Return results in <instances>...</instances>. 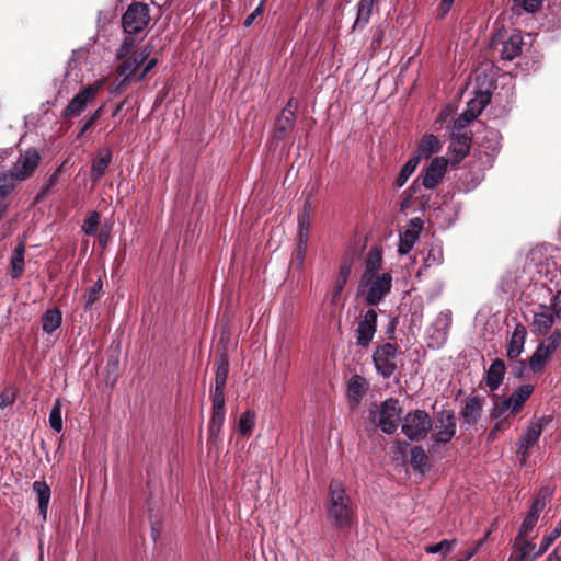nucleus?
<instances>
[{
	"mask_svg": "<svg viewBox=\"0 0 561 561\" xmlns=\"http://www.w3.org/2000/svg\"><path fill=\"white\" fill-rule=\"evenodd\" d=\"M150 21L149 7L141 2H133L122 16L124 32L133 35L141 32Z\"/></svg>",
	"mask_w": 561,
	"mask_h": 561,
	"instance_id": "39448f33",
	"label": "nucleus"
},
{
	"mask_svg": "<svg viewBox=\"0 0 561 561\" xmlns=\"http://www.w3.org/2000/svg\"><path fill=\"white\" fill-rule=\"evenodd\" d=\"M15 182L10 171L0 173V201L13 190Z\"/></svg>",
	"mask_w": 561,
	"mask_h": 561,
	"instance_id": "49530a36",
	"label": "nucleus"
},
{
	"mask_svg": "<svg viewBox=\"0 0 561 561\" xmlns=\"http://www.w3.org/2000/svg\"><path fill=\"white\" fill-rule=\"evenodd\" d=\"M402 409L397 399L386 400L380 409L379 426L382 432L392 434L398 428Z\"/></svg>",
	"mask_w": 561,
	"mask_h": 561,
	"instance_id": "2eb2a0df",
	"label": "nucleus"
},
{
	"mask_svg": "<svg viewBox=\"0 0 561 561\" xmlns=\"http://www.w3.org/2000/svg\"><path fill=\"white\" fill-rule=\"evenodd\" d=\"M9 154H10V150H8V149H0V162L5 160Z\"/></svg>",
	"mask_w": 561,
	"mask_h": 561,
	"instance_id": "338daca9",
	"label": "nucleus"
},
{
	"mask_svg": "<svg viewBox=\"0 0 561 561\" xmlns=\"http://www.w3.org/2000/svg\"><path fill=\"white\" fill-rule=\"evenodd\" d=\"M351 274V264L350 263H343L339 268V276L336 279V283L333 288L332 293V302L336 304L340 299V296L347 283V279Z\"/></svg>",
	"mask_w": 561,
	"mask_h": 561,
	"instance_id": "473e14b6",
	"label": "nucleus"
},
{
	"mask_svg": "<svg viewBox=\"0 0 561 561\" xmlns=\"http://www.w3.org/2000/svg\"><path fill=\"white\" fill-rule=\"evenodd\" d=\"M392 287V276L385 272L374 276H362L359 289L365 296V300L370 306L379 305L390 293Z\"/></svg>",
	"mask_w": 561,
	"mask_h": 561,
	"instance_id": "f03ea898",
	"label": "nucleus"
},
{
	"mask_svg": "<svg viewBox=\"0 0 561 561\" xmlns=\"http://www.w3.org/2000/svg\"><path fill=\"white\" fill-rule=\"evenodd\" d=\"M516 4H519L527 12H535L540 7L542 0H513Z\"/></svg>",
	"mask_w": 561,
	"mask_h": 561,
	"instance_id": "5fc2aeb1",
	"label": "nucleus"
},
{
	"mask_svg": "<svg viewBox=\"0 0 561 561\" xmlns=\"http://www.w3.org/2000/svg\"><path fill=\"white\" fill-rule=\"evenodd\" d=\"M534 392V386L531 385H523L518 387L508 398L503 400L496 399L494 401L491 416L494 419L504 417L507 419V415L516 414L524 403L530 398Z\"/></svg>",
	"mask_w": 561,
	"mask_h": 561,
	"instance_id": "7ed1b4c3",
	"label": "nucleus"
},
{
	"mask_svg": "<svg viewBox=\"0 0 561 561\" xmlns=\"http://www.w3.org/2000/svg\"><path fill=\"white\" fill-rule=\"evenodd\" d=\"M375 1L376 0H359L353 28L363 30L369 23Z\"/></svg>",
	"mask_w": 561,
	"mask_h": 561,
	"instance_id": "7c9ffc66",
	"label": "nucleus"
},
{
	"mask_svg": "<svg viewBox=\"0 0 561 561\" xmlns=\"http://www.w3.org/2000/svg\"><path fill=\"white\" fill-rule=\"evenodd\" d=\"M24 254H25V243L21 241L14 248L11 261H10V275L13 279L21 278L24 272Z\"/></svg>",
	"mask_w": 561,
	"mask_h": 561,
	"instance_id": "c85d7f7f",
	"label": "nucleus"
},
{
	"mask_svg": "<svg viewBox=\"0 0 561 561\" xmlns=\"http://www.w3.org/2000/svg\"><path fill=\"white\" fill-rule=\"evenodd\" d=\"M366 388H367V382H366L365 378H363L362 376L355 375L350 379L348 393H350V397L354 401H356V402L359 401V399L366 392Z\"/></svg>",
	"mask_w": 561,
	"mask_h": 561,
	"instance_id": "f704fd0d",
	"label": "nucleus"
},
{
	"mask_svg": "<svg viewBox=\"0 0 561 561\" xmlns=\"http://www.w3.org/2000/svg\"><path fill=\"white\" fill-rule=\"evenodd\" d=\"M62 313L59 309L47 310L42 317V328L47 334L55 332L61 324Z\"/></svg>",
	"mask_w": 561,
	"mask_h": 561,
	"instance_id": "2f4dec72",
	"label": "nucleus"
},
{
	"mask_svg": "<svg viewBox=\"0 0 561 561\" xmlns=\"http://www.w3.org/2000/svg\"><path fill=\"white\" fill-rule=\"evenodd\" d=\"M103 295V283L99 278L83 295L84 308L90 309Z\"/></svg>",
	"mask_w": 561,
	"mask_h": 561,
	"instance_id": "ea45409f",
	"label": "nucleus"
},
{
	"mask_svg": "<svg viewBox=\"0 0 561 561\" xmlns=\"http://www.w3.org/2000/svg\"><path fill=\"white\" fill-rule=\"evenodd\" d=\"M309 233L298 232V241L295 253V262L298 268L304 267L305 257L308 251Z\"/></svg>",
	"mask_w": 561,
	"mask_h": 561,
	"instance_id": "4c0bfd02",
	"label": "nucleus"
},
{
	"mask_svg": "<svg viewBox=\"0 0 561 561\" xmlns=\"http://www.w3.org/2000/svg\"><path fill=\"white\" fill-rule=\"evenodd\" d=\"M490 102V95L479 93L467 103L466 111L455 121V129H462L467 124L476 119Z\"/></svg>",
	"mask_w": 561,
	"mask_h": 561,
	"instance_id": "f3484780",
	"label": "nucleus"
},
{
	"mask_svg": "<svg viewBox=\"0 0 561 561\" xmlns=\"http://www.w3.org/2000/svg\"><path fill=\"white\" fill-rule=\"evenodd\" d=\"M431 427L432 420L423 410L409 412L402 420V432L411 440L425 437Z\"/></svg>",
	"mask_w": 561,
	"mask_h": 561,
	"instance_id": "423d86ee",
	"label": "nucleus"
},
{
	"mask_svg": "<svg viewBox=\"0 0 561 561\" xmlns=\"http://www.w3.org/2000/svg\"><path fill=\"white\" fill-rule=\"evenodd\" d=\"M550 416H541L531 421L527 426L525 434L520 437L517 444V454L522 455L523 459L526 458L528 449L537 444L543 427L550 423Z\"/></svg>",
	"mask_w": 561,
	"mask_h": 561,
	"instance_id": "ddd939ff",
	"label": "nucleus"
},
{
	"mask_svg": "<svg viewBox=\"0 0 561 561\" xmlns=\"http://www.w3.org/2000/svg\"><path fill=\"white\" fill-rule=\"evenodd\" d=\"M504 421L497 422L494 427L489 433V438L494 439L496 437L497 432L502 428Z\"/></svg>",
	"mask_w": 561,
	"mask_h": 561,
	"instance_id": "680f3d73",
	"label": "nucleus"
},
{
	"mask_svg": "<svg viewBox=\"0 0 561 561\" xmlns=\"http://www.w3.org/2000/svg\"><path fill=\"white\" fill-rule=\"evenodd\" d=\"M151 51L150 47H144L140 51L134 53L128 58H125L118 67V73L123 77L121 84H125L138 70L149 57Z\"/></svg>",
	"mask_w": 561,
	"mask_h": 561,
	"instance_id": "aec40b11",
	"label": "nucleus"
},
{
	"mask_svg": "<svg viewBox=\"0 0 561 561\" xmlns=\"http://www.w3.org/2000/svg\"><path fill=\"white\" fill-rule=\"evenodd\" d=\"M229 373V360L226 355H221L217 360L215 387H226Z\"/></svg>",
	"mask_w": 561,
	"mask_h": 561,
	"instance_id": "a19ab883",
	"label": "nucleus"
},
{
	"mask_svg": "<svg viewBox=\"0 0 561 561\" xmlns=\"http://www.w3.org/2000/svg\"><path fill=\"white\" fill-rule=\"evenodd\" d=\"M482 399L479 397L468 398L460 413L463 423L470 425L477 424L482 414Z\"/></svg>",
	"mask_w": 561,
	"mask_h": 561,
	"instance_id": "5701e85b",
	"label": "nucleus"
},
{
	"mask_svg": "<svg viewBox=\"0 0 561 561\" xmlns=\"http://www.w3.org/2000/svg\"><path fill=\"white\" fill-rule=\"evenodd\" d=\"M310 227H311L310 205L305 204L301 213L298 216V232L309 233Z\"/></svg>",
	"mask_w": 561,
	"mask_h": 561,
	"instance_id": "de8ad7c7",
	"label": "nucleus"
},
{
	"mask_svg": "<svg viewBox=\"0 0 561 561\" xmlns=\"http://www.w3.org/2000/svg\"><path fill=\"white\" fill-rule=\"evenodd\" d=\"M454 1L455 0H442L440 10H442L443 14H445V13H447L449 11V9L451 8Z\"/></svg>",
	"mask_w": 561,
	"mask_h": 561,
	"instance_id": "e2e57ef3",
	"label": "nucleus"
},
{
	"mask_svg": "<svg viewBox=\"0 0 561 561\" xmlns=\"http://www.w3.org/2000/svg\"><path fill=\"white\" fill-rule=\"evenodd\" d=\"M112 161V151L108 148H103L98 151V156L92 161L91 172L94 181L102 178Z\"/></svg>",
	"mask_w": 561,
	"mask_h": 561,
	"instance_id": "cd10ccee",
	"label": "nucleus"
},
{
	"mask_svg": "<svg viewBox=\"0 0 561 561\" xmlns=\"http://www.w3.org/2000/svg\"><path fill=\"white\" fill-rule=\"evenodd\" d=\"M490 535V531L486 533V535L484 536V538H482L481 540H479L476 546H473V548L470 550V551H474V554L479 551V549L483 546V543L485 542V540L488 539Z\"/></svg>",
	"mask_w": 561,
	"mask_h": 561,
	"instance_id": "0e129e2a",
	"label": "nucleus"
},
{
	"mask_svg": "<svg viewBox=\"0 0 561 561\" xmlns=\"http://www.w3.org/2000/svg\"><path fill=\"white\" fill-rule=\"evenodd\" d=\"M419 163H420V157H413L408 160V162L402 167L400 173L398 174V176L396 179L397 187L400 188L407 183L408 179L413 174V172L417 168Z\"/></svg>",
	"mask_w": 561,
	"mask_h": 561,
	"instance_id": "e433bc0d",
	"label": "nucleus"
},
{
	"mask_svg": "<svg viewBox=\"0 0 561 561\" xmlns=\"http://www.w3.org/2000/svg\"><path fill=\"white\" fill-rule=\"evenodd\" d=\"M526 337V328L523 324H516L511 334L506 350L510 359H515L523 353Z\"/></svg>",
	"mask_w": 561,
	"mask_h": 561,
	"instance_id": "4be33fe9",
	"label": "nucleus"
},
{
	"mask_svg": "<svg viewBox=\"0 0 561 561\" xmlns=\"http://www.w3.org/2000/svg\"><path fill=\"white\" fill-rule=\"evenodd\" d=\"M328 518L342 529H350L355 520V511L341 481L332 480L329 486Z\"/></svg>",
	"mask_w": 561,
	"mask_h": 561,
	"instance_id": "f257e3e1",
	"label": "nucleus"
},
{
	"mask_svg": "<svg viewBox=\"0 0 561 561\" xmlns=\"http://www.w3.org/2000/svg\"><path fill=\"white\" fill-rule=\"evenodd\" d=\"M377 312L368 309L362 313L357 320L355 330L356 345L360 348H367L377 331Z\"/></svg>",
	"mask_w": 561,
	"mask_h": 561,
	"instance_id": "1a4fd4ad",
	"label": "nucleus"
},
{
	"mask_svg": "<svg viewBox=\"0 0 561 561\" xmlns=\"http://www.w3.org/2000/svg\"><path fill=\"white\" fill-rule=\"evenodd\" d=\"M451 322L453 313L450 310H443L437 314L427 331L431 347L440 348L446 343Z\"/></svg>",
	"mask_w": 561,
	"mask_h": 561,
	"instance_id": "9b49d317",
	"label": "nucleus"
},
{
	"mask_svg": "<svg viewBox=\"0 0 561 561\" xmlns=\"http://www.w3.org/2000/svg\"><path fill=\"white\" fill-rule=\"evenodd\" d=\"M461 129H455L450 141V150L456 154V159L465 158L470 149V137L467 133H461Z\"/></svg>",
	"mask_w": 561,
	"mask_h": 561,
	"instance_id": "a878e982",
	"label": "nucleus"
},
{
	"mask_svg": "<svg viewBox=\"0 0 561 561\" xmlns=\"http://www.w3.org/2000/svg\"><path fill=\"white\" fill-rule=\"evenodd\" d=\"M456 546L455 540L444 539L436 545L425 547V552L428 554H435L442 552L445 556L450 553Z\"/></svg>",
	"mask_w": 561,
	"mask_h": 561,
	"instance_id": "a18cd8bd",
	"label": "nucleus"
},
{
	"mask_svg": "<svg viewBox=\"0 0 561 561\" xmlns=\"http://www.w3.org/2000/svg\"><path fill=\"white\" fill-rule=\"evenodd\" d=\"M382 257L380 252L377 249H373L368 252L366 261H365V272L363 276H374L379 275L378 273L381 266Z\"/></svg>",
	"mask_w": 561,
	"mask_h": 561,
	"instance_id": "72a5a7b5",
	"label": "nucleus"
},
{
	"mask_svg": "<svg viewBox=\"0 0 561 561\" xmlns=\"http://www.w3.org/2000/svg\"><path fill=\"white\" fill-rule=\"evenodd\" d=\"M411 466L414 470L424 472L428 465V458L425 450L421 446H415L411 449Z\"/></svg>",
	"mask_w": 561,
	"mask_h": 561,
	"instance_id": "58836bf2",
	"label": "nucleus"
},
{
	"mask_svg": "<svg viewBox=\"0 0 561 561\" xmlns=\"http://www.w3.org/2000/svg\"><path fill=\"white\" fill-rule=\"evenodd\" d=\"M551 491L549 488H541L537 496L535 497L529 512L527 513L526 517L524 518L518 536L516 540H519L523 537L528 536V534L534 529L536 526L540 512L546 507V504L551 497Z\"/></svg>",
	"mask_w": 561,
	"mask_h": 561,
	"instance_id": "9d476101",
	"label": "nucleus"
},
{
	"mask_svg": "<svg viewBox=\"0 0 561 561\" xmlns=\"http://www.w3.org/2000/svg\"><path fill=\"white\" fill-rule=\"evenodd\" d=\"M556 313L550 306L539 305L533 314L531 331L534 334L542 335L554 323Z\"/></svg>",
	"mask_w": 561,
	"mask_h": 561,
	"instance_id": "412c9836",
	"label": "nucleus"
},
{
	"mask_svg": "<svg viewBox=\"0 0 561 561\" xmlns=\"http://www.w3.org/2000/svg\"><path fill=\"white\" fill-rule=\"evenodd\" d=\"M32 488L37 496L39 515L43 520H46L51 496L50 488L45 481H35Z\"/></svg>",
	"mask_w": 561,
	"mask_h": 561,
	"instance_id": "393cba45",
	"label": "nucleus"
},
{
	"mask_svg": "<svg viewBox=\"0 0 561 561\" xmlns=\"http://www.w3.org/2000/svg\"><path fill=\"white\" fill-rule=\"evenodd\" d=\"M556 313V317L561 319V289L557 293V295L552 299V305L550 306Z\"/></svg>",
	"mask_w": 561,
	"mask_h": 561,
	"instance_id": "13d9d810",
	"label": "nucleus"
},
{
	"mask_svg": "<svg viewBox=\"0 0 561 561\" xmlns=\"http://www.w3.org/2000/svg\"><path fill=\"white\" fill-rule=\"evenodd\" d=\"M14 400V394L12 392L5 391L0 396V407L5 408L10 405Z\"/></svg>",
	"mask_w": 561,
	"mask_h": 561,
	"instance_id": "bf43d9fd",
	"label": "nucleus"
},
{
	"mask_svg": "<svg viewBox=\"0 0 561 561\" xmlns=\"http://www.w3.org/2000/svg\"><path fill=\"white\" fill-rule=\"evenodd\" d=\"M448 160L444 157L434 158L424 171L422 184L428 190L436 187L444 179Z\"/></svg>",
	"mask_w": 561,
	"mask_h": 561,
	"instance_id": "a211bd4d",
	"label": "nucleus"
},
{
	"mask_svg": "<svg viewBox=\"0 0 561 561\" xmlns=\"http://www.w3.org/2000/svg\"><path fill=\"white\" fill-rule=\"evenodd\" d=\"M101 108L96 110L89 118L88 121L83 124V126L81 127L79 134H78V138L82 137L84 135V133L90 129L95 123L96 121L100 118L101 116Z\"/></svg>",
	"mask_w": 561,
	"mask_h": 561,
	"instance_id": "6e6d98bb",
	"label": "nucleus"
},
{
	"mask_svg": "<svg viewBox=\"0 0 561 561\" xmlns=\"http://www.w3.org/2000/svg\"><path fill=\"white\" fill-rule=\"evenodd\" d=\"M225 388L226 387H215L211 398V410H225Z\"/></svg>",
	"mask_w": 561,
	"mask_h": 561,
	"instance_id": "603ef678",
	"label": "nucleus"
},
{
	"mask_svg": "<svg viewBox=\"0 0 561 561\" xmlns=\"http://www.w3.org/2000/svg\"><path fill=\"white\" fill-rule=\"evenodd\" d=\"M561 536V520L558 523L556 528L549 534L543 536L541 539L538 553H545L556 539Z\"/></svg>",
	"mask_w": 561,
	"mask_h": 561,
	"instance_id": "8fccbe9b",
	"label": "nucleus"
},
{
	"mask_svg": "<svg viewBox=\"0 0 561 561\" xmlns=\"http://www.w3.org/2000/svg\"><path fill=\"white\" fill-rule=\"evenodd\" d=\"M156 64H157V59H154V58L150 59V60L146 64V66H145V68H144V70H142V72L140 73V76L138 77V79H137V80H138V81L142 80V79L146 77V75H147V73H148V72H149V71H150V70L156 66Z\"/></svg>",
	"mask_w": 561,
	"mask_h": 561,
	"instance_id": "052dcab7",
	"label": "nucleus"
},
{
	"mask_svg": "<svg viewBox=\"0 0 561 561\" xmlns=\"http://www.w3.org/2000/svg\"><path fill=\"white\" fill-rule=\"evenodd\" d=\"M134 46H135V39L131 35L128 34V36H126L124 38V41L122 42L121 47L118 48V50L116 53V57L118 59L125 58L129 54V51L134 48Z\"/></svg>",
	"mask_w": 561,
	"mask_h": 561,
	"instance_id": "864d4df0",
	"label": "nucleus"
},
{
	"mask_svg": "<svg viewBox=\"0 0 561 561\" xmlns=\"http://www.w3.org/2000/svg\"><path fill=\"white\" fill-rule=\"evenodd\" d=\"M264 3H265V0H262L260 2V4L256 7V9L250 13L245 21H244V26L249 27L250 25H252V23L254 22V20L262 14L263 10H264Z\"/></svg>",
	"mask_w": 561,
	"mask_h": 561,
	"instance_id": "4d7b16f0",
	"label": "nucleus"
},
{
	"mask_svg": "<svg viewBox=\"0 0 561 561\" xmlns=\"http://www.w3.org/2000/svg\"><path fill=\"white\" fill-rule=\"evenodd\" d=\"M474 556V551H468L463 558H460L456 561H469Z\"/></svg>",
	"mask_w": 561,
	"mask_h": 561,
	"instance_id": "774afa93",
	"label": "nucleus"
},
{
	"mask_svg": "<svg viewBox=\"0 0 561 561\" xmlns=\"http://www.w3.org/2000/svg\"><path fill=\"white\" fill-rule=\"evenodd\" d=\"M106 82V78L99 79L91 84L81 89L69 102L64 110L62 116H79L87 107L88 103L92 101L98 93L102 90Z\"/></svg>",
	"mask_w": 561,
	"mask_h": 561,
	"instance_id": "0eeeda50",
	"label": "nucleus"
},
{
	"mask_svg": "<svg viewBox=\"0 0 561 561\" xmlns=\"http://www.w3.org/2000/svg\"><path fill=\"white\" fill-rule=\"evenodd\" d=\"M100 216L96 211H93L82 224V231L87 236H94L98 230Z\"/></svg>",
	"mask_w": 561,
	"mask_h": 561,
	"instance_id": "3c124183",
	"label": "nucleus"
},
{
	"mask_svg": "<svg viewBox=\"0 0 561 561\" xmlns=\"http://www.w3.org/2000/svg\"><path fill=\"white\" fill-rule=\"evenodd\" d=\"M505 370V364L502 359L496 358L492 362L485 374V383L490 390L499 389L503 382Z\"/></svg>",
	"mask_w": 561,
	"mask_h": 561,
	"instance_id": "b1692460",
	"label": "nucleus"
},
{
	"mask_svg": "<svg viewBox=\"0 0 561 561\" xmlns=\"http://www.w3.org/2000/svg\"><path fill=\"white\" fill-rule=\"evenodd\" d=\"M295 117L294 110L284 108L275 122L274 137L284 139L287 133L294 127Z\"/></svg>",
	"mask_w": 561,
	"mask_h": 561,
	"instance_id": "bb28decb",
	"label": "nucleus"
},
{
	"mask_svg": "<svg viewBox=\"0 0 561 561\" xmlns=\"http://www.w3.org/2000/svg\"><path fill=\"white\" fill-rule=\"evenodd\" d=\"M535 546L530 541H524L519 549V557L516 561H534L537 557L542 553H538V550L534 552Z\"/></svg>",
	"mask_w": 561,
	"mask_h": 561,
	"instance_id": "09e8293b",
	"label": "nucleus"
},
{
	"mask_svg": "<svg viewBox=\"0 0 561 561\" xmlns=\"http://www.w3.org/2000/svg\"><path fill=\"white\" fill-rule=\"evenodd\" d=\"M225 422V410H211V419L208 426L209 436L216 439L219 436Z\"/></svg>",
	"mask_w": 561,
	"mask_h": 561,
	"instance_id": "79ce46f5",
	"label": "nucleus"
},
{
	"mask_svg": "<svg viewBox=\"0 0 561 561\" xmlns=\"http://www.w3.org/2000/svg\"><path fill=\"white\" fill-rule=\"evenodd\" d=\"M255 424V414L251 411H247L241 414L239 420V432L242 436H248L251 434Z\"/></svg>",
	"mask_w": 561,
	"mask_h": 561,
	"instance_id": "c03bdc74",
	"label": "nucleus"
},
{
	"mask_svg": "<svg viewBox=\"0 0 561 561\" xmlns=\"http://www.w3.org/2000/svg\"><path fill=\"white\" fill-rule=\"evenodd\" d=\"M456 434V419L453 411H443L438 414L435 424L433 439L436 445L446 444Z\"/></svg>",
	"mask_w": 561,
	"mask_h": 561,
	"instance_id": "4468645a",
	"label": "nucleus"
},
{
	"mask_svg": "<svg viewBox=\"0 0 561 561\" xmlns=\"http://www.w3.org/2000/svg\"><path fill=\"white\" fill-rule=\"evenodd\" d=\"M41 154L35 148L22 152L10 171L15 181H23L31 176L37 168Z\"/></svg>",
	"mask_w": 561,
	"mask_h": 561,
	"instance_id": "f8f14e48",
	"label": "nucleus"
},
{
	"mask_svg": "<svg viewBox=\"0 0 561 561\" xmlns=\"http://www.w3.org/2000/svg\"><path fill=\"white\" fill-rule=\"evenodd\" d=\"M561 343V332L554 330L546 340L541 341L531 357L529 358V368L534 373H540L556 353Z\"/></svg>",
	"mask_w": 561,
	"mask_h": 561,
	"instance_id": "20e7f679",
	"label": "nucleus"
},
{
	"mask_svg": "<svg viewBox=\"0 0 561 561\" xmlns=\"http://www.w3.org/2000/svg\"><path fill=\"white\" fill-rule=\"evenodd\" d=\"M285 108H290V110H294V112H295L297 108V101L295 99H290L287 102V105L285 106Z\"/></svg>",
	"mask_w": 561,
	"mask_h": 561,
	"instance_id": "69168bd1",
	"label": "nucleus"
},
{
	"mask_svg": "<svg viewBox=\"0 0 561 561\" xmlns=\"http://www.w3.org/2000/svg\"><path fill=\"white\" fill-rule=\"evenodd\" d=\"M523 38L519 34H512L507 39L500 41L497 37H492L490 47L497 50L501 59L513 60L522 53Z\"/></svg>",
	"mask_w": 561,
	"mask_h": 561,
	"instance_id": "dca6fc26",
	"label": "nucleus"
},
{
	"mask_svg": "<svg viewBox=\"0 0 561 561\" xmlns=\"http://www.w3.org/2000/svg\"><path fill=\"white\" fill-rule=\"evenodd\" d=\"M398 347L392 343H385L376 347L373 362L379 375L390 378L397 369Z\"/></svg>",
	"mask_w": 561,
	"mask_h": 561,
	"instance_id": "6e6552de",
	"label": "nucleus"
},
{
	"mask_svg": "<svg viewBox=\"0 0 561 561\" xmlns=\"http://www.w3.org/2000/svg\"><path fill=\"white\" fill-rule=\"evenodd\" d=\"M61 409V400L58 398L55 400L49 413V425L57 433H60L62 431Z\"/></svg>",
	"mask_w": 561,
	"mask_h": 561,
	"instance_id": "37998d69",
	"label": "nucleus"
},
{
	"mask_svg": "<svg viewBox=\"0 0 561 561\" xmlns=\"http://www.w3.org/2000/svg\"><path fill=\"white\" fill-rule=\"evenodd\" d=\"M442 144L435 135H425L417 147V156L420 160L422 158H430L433 153L440 150Z\"/></svg>",
	"mask_w": 561,
	"mask_h": 561,
	"instance_id": "c756f323",
	"label": "nucleus"
},
{
	"mask_svg": "<svg viewBox=\"0 0 561 561\" xmlns=\"http://www.w3.org/2000/svg\"><path fill=\"white\" fill-rule=\"evenodd\" d=\"M422 228L423 221L420 218H413L407 224L404 230L400 232L398 249L400 254H408L412 250L419 239Z\"/></svg>",
	"mask_w": 561,
	"mask_h": 561,
	"instance_id": "6ab92c4d",
	"label": "nucleus"
},
{
	"mask_svg": "<svg viewBox=\"0 0 561 561\" xmlns=\"http://www.w3.org/2000/svg\"><path fill=\"white\" fill-rule=\"evenodd\" d=\"M444 262L443 248L438 244L431 245L423 261V267L439 266Z\"/></svg>",
	"mask_w": 561,
	"mask_h": 561,
	"instance_id": "c9c22d12",
	"label": "nucleus"
}]
</instances>
